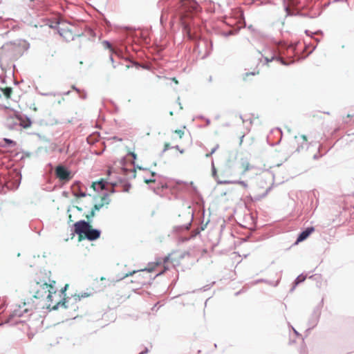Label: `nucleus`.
<instances>
[{
  "instance_id": "1",
  "label": "nucleus",
  "mask_w": 354,
  "mask_h": 354,
  "mask_svg": "<svg viewBox=\"0 0 354 354\" xmlns=\"http://www.w3.org/2000/svg\"><path fill=\"white\" fill-rule=\"evenodd\" d=\"M183 207L178 214V217H183V221H187L182 225H176L173 227V232L180 234L181 232L187 231L189 229L191 224L194 220V211L192 208L194 201H184Z\"/></svg>"
},
{
  "instance_id": "2",
  "label": "nucleus",
  "mask_w": 354,
  "mask_h": 354,
  "mask_svg": "<svg viewBox=\"0 0 354 354\" xmlns=\"http://www.w3.org/2000/svg\"><path fill=\"white\" fill-rule=\"evenodd\" d=\"M115 184L109 182L106 179L101 178L97 181L93 182L91 188L96 194V197L100 199H106L109 194L114 192Z\"/></svg>"
},
{
  "instance_id": "3",
  "label": "nucleus",
  "mask_w": 354,
  "mask_h": 354,
  "mask_svg": "<svg viewBox=\"0 0 354 354\" xmlns=\"http://www.w3.org/2000/svg\"><path fill=\"white\" fill-rule=\"evenodd\" d=\"M89 225L90 222L86 221L84 219H81L74 223L71 227V239L77 234L78 236V241H83V237L85 235Z\"/></svg>"
},
{
  "instance_id": "4",
  "label": "nucleus",
  "mask_w": 354,
  "mask_h": 354,
  "mask_svg": "<svg viewBox=\"0 0 354 354\" xmlns=\"http://www.w3.org/2000/svg\"><path fill=\"white\" fill-rule=\"evenodd\" d=\"M29 312V309L26 308L24 310H21L19 308L15 309L13 310L10 315L6 318V319L3 322L0 323V327L3 326L4 324H10L12 326H16L19 323H24V320H17L14 323H12V320L15 317H24L26 314H27Z\"/></svg>"
},
{
  "instance_id": "5",
  "label": "nucleus",
  "mask_w": 354,
  "mask_h": 354,
  "mask_svg": "<svg viewBox=\"0 0 354 354\" xmlns=\"http://www.w3.org/2000/svg\"><path fill=\"white\" fill-rule=\"evenodd\" d=\"M168 270H169V266H164L163 270H162L161 271H159L158 273H156L154 277H151V275H149V280L148 281L142 280L145 278V277L142 276L141 274H138L136 277V279L135 280H131V283H136L138 285L140 286H137L136 288H142L144 286L151 285L153 281L157 277L162 275Z\"/></svg>"
},
{
  "instance_id": "6",
  "label": "nucleus",
  "mask_w": 354,
  "mask_h": 354,
  "mask_svg": "<svg viewBox=\"0 0 354 354\" xmlns=\"http://www.w3.org/2000/svg\"><path fill=\"white\" fill-rule=\"evenodd\" d=\"M292 147L297 152L308 149V142L306 136H295L292 142Z\"/></svg>"
},
{
  "instance_id": "7",
  "label": "nucleus",
  "mask_w": 354,
  "mask_h": 354,
  "mask_svg": "<svg viewBox=\"0 0 354 354\" xmlns=\"http://www.w3.org/2000/svg\"><path fill=\"white\" fill-rule=\"evenodd\" d=\"M55 173L56 177L62 182H68L73 178L71 172L62 165L57 166L55 169Z\"/></svg>"
},
{
  "instance_id": "8",
  "label": "nucleus",
  "mask_w": 354,
  "mask_h": 354,
  "mask_svg": "<svg viewBox=\"0 0 354 354\" xmlns=\"http://www.w3.org/2000/svg\"><path fill=\"white\" fill-rule=\"evenodd\" d=\"M102 234V230L98 228L93 227L92 225L90 224L85 235L83 237V240H88L89 241H95L99 239Z\"/></svg>"
},
{
  "instance_id": "9",
  "label": "nucleus",
  "mask_w": 354,
  "mask_h": 354,
  "mask_svg": "<svg viewBox=\"0 0 354 354\" xmlns=\"http://www.w3.org/2000/svg\"><path fill=\"white\" fill-rule=\"evenodd\" d=\"M37 285L39 286V288L35 292L33 295V298L39 299H42L41 301H45L44 298L48 292V284L46 281H44V283L40 284L39 282H37Z\"/></svg>"
},
{
  "instance_id": "10",
  "label": "nucleus",
  "mask_w": 354,
  "mask_h": 354,
  "mask_svg": "<svg viewBox=\"0 0 354 354\" xmlns=\"http://www.w3.org/2000/svg\"><path fill=\"white\" fill-rule=\"evenodd\" d=\"M315 227L314 226H308L305 227L304 229L301 230L299 234H297L296 241L294 243V245H297L299 243H301L305 240H306L311 234L315 231Z\"/></svg>"
},
{
  "instance_id": "11",
  "label": "nucleus",
  "mask_w": 354,
  "mask_h": 354,
  "mask_svg": "<svg viewBox=\"0 0 354 354\" xmlns=\"http://www.w3.org/2000/svg\"><path fill=\"white\" fill-rule=\"evenodd\" d=\"M322 312L319 311L318 308H314L313 313H311L308 324V326H312V327H315L319 320Z\"/></svg>"
},
{
  "instance_id": "12",
  "label": "nucleus",
  "mask_w": 354,
  "mask_h": 354,
  "mask_svg": "<svg viewBox=\"0 0 354 354\" xmlns=\"http://www.w3.org/2000/svg\"><path fill=\"white\" fill-rule=\"evenodd\" d=\"M60 307L59 302H57L53 306H50V304H46L45 301H40L37 304H35V309H45L46 308L48 311L57 310Z\"/></svg>"
},
{
  "instance_id": "13",
  "label": "nucleus",
  "mask_w": 354,
  "mask_h": 354,
  "mask_svg": "<svg viewBox=\"0 0 354 354\" xmlns=\"http://www.w3.org/2000/svg\"><path fill=\"white\" fill-rule=\"evenodd\" d=\"M91 295L88 292H82L81 294H75L73 295V301L71 303V306L73 308V310L76 311L78 309V306H75L77 301H80L81 299L88 297Z\"/></svg>"
},
{
  "instance_id": "14",
  "label": "nucleus",
  "mask_w": 354,
  "mask_h": 354,
  "mask_svg": "<svg viewBox=\"0 0 354 354\" xmlns=\"http://www.w3.org/2000/svg\"><path fill=\"white\" fill-rule=\"evenodd\" d=\"M84 187L80 185V184L77 183L72 186V192L73 194L77 197H85L86 193L84 190Z\"/></svg>"
},
{
  "instance_id": "15",
  "label": "nucleus",
  "mask_w": 354,
  "mask_h": 354,
  "mask_svg": "<svg viewBox=\"0 0 354 354\" xmlns=\"http://www.w3.org/2000/svg\"><path fill=\"white\" fill-rule=\"evenodd\" d=\"M162 262L161 261H158V260H157L156 262H155V263L154 262L149 263L147 266L145 268L142 269L140 271L147 272V274H148L149 273L153 272L156 269V266L160 265V264H162Z\"/></svg>"
},
{
  "instance_id": "16",
  "label": "nucleus",
  "mask_w": 354,
  "mask_h": 354,
  "mask_svg": "<svg viewBox=\"0 0 354 354\" xmlns=\"http://www.w3.org/2000/svg\"><path fill=\"white\" fill-rule=\"evenodd\" d=\"M176 252H173V253H171V254H169L167 256H165L164 258H163V261L162 262L164 263L168 262V261H170L173 266L174 267L177 266L179 265V261L178 260H176V257H173V255L175 254Z\"/></svg>"
},
{
  "instance_id": "17",
  "label": "nucleus",
  "mask_w": 354,
  "mask_h": 354,
  "mask_svg": "<svg viewBox=\"0 0 354 354\" xmlns=\"http://www.w3.org/2000/svg\"><path fill=\"white\" fill-rule=\"evenodd\" d=\"M38 309H35V311L28 314V317L30 319H41L43 318L44 317L46 316V312H42V314L39 313L40 312L39 311H37Z\"/></svg>"
},
{
  "instance_id": "18",
  "label": "nucleus",
  "mask_w": 354,
  "mask_h": 354,
  "mask_svg": "<svg viewBox=\"0 0 354 354\" xmlns=\"http://www.w3.org/2000/svg\"><path fill=\"white\" fill-rule=\"evenodd\" d=\"M185 126H183L181 129H176L175 131H173V133L174 135H176V136H174V135L172 136L171 138L173 140H176L177 138L178 139H181L183 136L185 135Z\"/></svg>"
},
{
  "instance_id": "19",
  "label": "nucleus",
  "mask_w": 354,
  "mask_h": 354,
  "mask_svg": "<svg viewBox=\"0 0 354 354\" xmlns=\"http://www.w3.org/2000/svg\"><path fill=\"white\" fill-rule=\"evenodd\" d=\"M259 283H264L268 284L270 286L276 287L279 285V281H277L274 282L272 281H270V280H268L266 279H258L255 280L254 282V284H257Z\"/></svg>"
},
{
  "instance_id": "20",
  "label": "nucleus",
  "mask_w": 354,
  "mask_h": 354,
  "mask_svg": "<svg viewBox=\"0 0 354 354\" xmlns=\"http://www.w3.org/2000/svg\"><path fill=\"white\" fill-rule=\"evenodd\" d=\"M73 299V296L72 297H64L62 299H61L59 302V304H60V307H62L65 309L69 308V303H70V301Z\"/></svg>"
},
{
  "instance_id": "21",
  "label": "nucleus",
  "mask_w": 354,
  "mask_h": 354,
  "mask_svg": "<svg viewBox=\"0 0 354 354\" xmlns=\"http://www.w3.org/2000/svg\"><path fill=\"white\" fill-rule=\"evenodd\" d=\"M18 119L20 121V126L23 128L27 129L31 126L32 122L29 119H23L21 118H18Z\"/></svg>"
},
{
  "instance_id": "22",
  "label": "nucleus",
  "mask_w": 354,
  "mask_h": 354,
  "mask_svg": "<svg viewBox=\"0 0 354 354\" xmlns=\"http://www.w3.org/2000/svg\"><path fill=\"white\" fill-rule=\"evenodd\" d=\"M102 201L103 202L100 204H95L91 209L95 212L96 211H99L104 205H109L111 202V201Z\"/></svg>"
},
{
  "instance_id": "23",
  "label": "nucleus",
  "mask_w": 354,
  "mask_h": 354,
  "mask_svg": "<svg viewBox=\"0 0 354 354\" xmlns=\"http://www.w3.org/2000/svg\"><path fill=\"white\" fill-rule=\"evenodd\" d=\"M306 276L304 275L303 274H301L298 275L292 283H295L296 285L299 286L300 283L304 282L306 280Z\"/></svg>"
},
{
  "instance_id": "24",
  "label": "nucleus",
  "mask_w": 354,
  "mask_h": 354,
  "mask_svg": "<svg viewBox=\"0 0 354 354\" xmlns=\"http://www.w3.org/2000/svg\"><path fill=\"white\" fill-rule=\"evenodd\" d=\"M138 272V271H137V270H133L132 272H129L124 275L118 274L117 275V281H121L127 277L133 276L134 274L137 273Z\"/></svg>"
},
{
  "instance_id": "25",
  "label": "nucleus",
  "mask_w": 354,
  "mask_h": 354,
  "mask_svg": "<svg viewBox=\"0 0 354 354\" xmlns=\"http://www.w3.org/2000/svg\"><path fill=\"white\" fill-rule=\"evenodd\" d=\"M2 92H3V95L7 99H9L12 93V89L10 87H6L2 89Z\"/></svg>"
},
{
  "instance_id": "26",
  "label": "nucleus",
  "mask_w": 354,
  "mask_h": 354,
  "mask_svg": "<svg viewBox=\"0 0 354 354\" xmlns=\"http://www.w3.org/2000/svg\"><path fill=\"white\" fill-rule=\"evenodd\" d=\"M104 46L109 48L112 53L115 54L116 55H119V52L114 48H112L111 44L109 41H104Z\"/></svg>"
},
{
  "instance_id": "27",
  "label": "nucleus",
  "mask_w": 354,
  "mask_h": 354,
  "mask_svg": "<svg viewBox=\"0 0 354 354\" xmlns=\"http://www.w3.org/2000/svg\"><path fill=\"white\" fill-rule=\"evenodd\" d=\"M300 354H308L307 351V346L304 338H302V344L300 348Z\"/></svg>"
},
{
  "instance_id": "28",
  "label": "nucleus",
  "mask_w": 354,
  "mask_h": 354,
  "mask_svg": "<svg viewBox=\"0 0 354 354\" xmlns=\"http://www.w3.org/2000/svg\"><path fill=\"white\" fill-rule=\"evenodd\" d=\"M95 212L91 209V211L88 212V214L86 216L87 220L86 221H89L90 224L93 222V218L95 216Z\"/></svg>"
},
{
  "instance_id": "29",
  "label": "nucleus",
  "mask_w": 354,
  "mask_h": 354,
  "mask_svg": "<svg viewBox=\"0 0 354 354\" xmlns=\"http://www.w3.org/2000/svg\"><path fill=\"white\" fill-rule=\"evenodd\" d=\"M186 256L190 257L191 254L189 251H185L183 252H181L176 258V260H178L179 261L184 259Z\"/></svg>"
},
{
  "instance_id": "30",
  "label": "nucleus",
  "mask_w": 354,
  "mask_h": 354,
  "mask_svg": "<svg viewBox=\"0 0 354 354\" xmlns=\"http://www.w3.org/2000/svg\"><path fill=\"white\" fill-rule=\"evenodd\" d=\"M48 292L46 297L48 302L53 301V294L56 293V290L51 291V290H48Z\"/></svg>"
},
{
  "instance_id": "31",
  "label": "nucleus",
  "mask_w": 354,
  "mask_h": 354,
  "mask_svg": "<svg viewBox=\"0 0 354 354\" xmlns=\"http://www.w3.org/2000/svg\"><path fill=\"white\" fill-rule=\"evenodd\" d=\"M178 274H177L176 276V278H175L174 279H173V281L171 282V283L169 285L168 288H167V291L169 290H172L174 286H176V283L177 282V280H178Z\"/></svg>"
},
{
  "instance_id": "32",
  "label": "nucleus",
  "mask_w": 354,
  "mask_h": 354,
  "mask_svg": "<svg viewBox=\"0 0 354 354\" xmlns=\"http://www.w3.org/2000/svg\"><path fill=\"white\" fill-rule=\"evenodd\" d=\"M208 222L209 221H207L205 225H201V228L199 230L198 229L196 230L195 234H194V235L192 237L196 236V235L199 234L201 231L204 230L205 228L206 227Z\"/></svg>"
},
{
  "instance_id": "33",
  "label": "nucleus",
  "mask_w": 354,
  "mask_h": 354,
  "mask_svg": "<svg viewBox=\"0 0 354 354\" xmlns=\"http://www.w3.org/2000/svg\"><path fill=\"white\" fill-rule=\"evenodd\" d=\"M191 239H192L191 236H181L179 237V241L180 242H186V241H188L189 240H190Z\"/></svg>"
},
{
  "instance_id": "34",
  "label": "nucleus",
  "mask_w": 354,
  "mask_h": 354,
  "mask_svg": "<svg viewBox=\"0 0 354 354\" xmlns=\"http://www.w3.org/2000/svg\"><path fill=\"white\" fill-rule=\"evenodd\" d=\"M55 281L53 280L50 283H48L49 285L48 290H51V291L56 290L55 288Z\"/></svg>"
},
{
  "instance_id": "35",
  "label": "nucleus",
  "mask_w": 354,
  "mask_h": 354,
  "mask_svg": "<svg viewBox=\"0 0 354 354\" xmlns=\"http://www.w3.org/2000/svg\"><path fill=\"white\" fill-rule=\"evenodd\" d=\"M324 306V298L322 299V300L319 301V303L314 308H318L319 311L322 312V308Z\"/></svg>"
},
{
  "instance_id": "36",
  "label": "nucleus",
  "mask_w": 354,
  "mask_h": 354,
  "mask_svg": "<svg viewBox=\"0 0 354 354\" xmlns=\"http://www.w3.org/2000/svg\"><path fill=\"white\" fill-rule=\"evenodd\" d=\"M184 29L187 32V35L188 37L190 39L191 38V35H190V28H189V26L188 25H187V24H185Z\"/></svg>"
},
{
  "instance_id": "37",
  "label": "nucleus",
  "mask_w": 354,
  "mask_h": 354,
  "mask_svg": "<svg viewBox=\"0 0 354 354\" xmlns=\"http://www.w3.org/2000/svg\"><path fill=\"white\" fill-rule=\"evenodd\" d=\"M288 325L292 328V329L293 330L294 333L295 334V335L297 337H302L301 334H300L292 326H291L290 324V323H288Z\"/></svg>"
},
{
  "instance_id": "38",
  "label": "nucleus",
  "mask_w": 354,
  "mask_h": 354,
  "mask_svg": "<svg viewBox=\"0 0 354 354\" xmlns=\"http://www.w3.org/2000/svg\"><path fill=\"white\" fill-rule=\"evenodd\" d=\"M72 202L73 203V207L76 208L79 212L82 211V209L81 207H79L78 206L74 205V203H79V201H72Z\"/></svg>"
},
{
  "instance_id": "39",
  "label": "nucleus",
  "mask_w": 354,
  "mask_h": 354,
  "mask_svg": "<svg viewBox=\"0 0 354 354\" xmlns=\"http://www.w3.org/2000/svg\"><path fill=\"white\" fill-rule=\"evenodd\" d=\"M241 165H243V166L244 167V169H243V170H244V171H247V170H248V169H249V167H249V165H250V164H249L248 162H242Z\"/></svg>"
},
{
  "instance_id": "40",
  "label": "nucleus",
  "mask_w": 354,
  "mask_h": 354,
  "mask_svg": "<svg viewBox=\"0 0 354 354\" xmlns=\"http://www.w3.org/2000/svg\"><path fill=\"white\" fill-rule=\"evenodd\" d=\"M68 287V285L66 284L64 288H62L61 290V293L64 295V297H66V291Z\"/></svg>"
},
{
  "instance_id": "41",
  "label": "nucleus",
  "mask_w": 354,
  "mask_h": 354,
  "mask_svg": "<svg viewBox=\"0 0 354 354\" xmlns=\"http://www.w3.org/2000/svg\"><path fill=\"white\" fill-rule=\"evenodd\" d=\"M314 328L315 327H312V326H309V327L305 330L306 336H308L310 334V330Z\"/></svg>"
},
{
  "instance_id": "42",
  "label": "nucleus",
  "mask_w": 354,
  "mask_h": 354,
  "mask_svg": "<svg viewBox=\"0 0 354 354\" xmlns=\"http://www.w3.org/2000/svg\"><path fill=\"white\" fill-rule=\"evenodd\" d=\"M171 148L170 144L168 142H165L164 145V151H167Z\"/></svg>"
},
{
  "instance_id": "43",
  "label": "nucleus",
  "mask_w": 354,
  "mask_h": 354,
  "mask_svg": "<svg viewBox=\"0 0 354 354\" xmlns=\"http://www.w3.org/2000/svg\"><path fill=\"white\" fill-rule=\"evenodd\" d=\"M210 288V285H206L205 286H203V288H201L200 290L205 292L207 290H209Z\"/></svg>"
},
{
  "instance_id": "44",
  "label": "nucleus",
  "mask_w": 354,
  "mask_h": 354,
  "mask_svg": "<svg viewBox=\"0 0 354 354\" xmlns=\"http://www.w3.org/2000/svg\"><path fill=\"white\" fill-rule=\"evenodd\" d=\"M141 352L142 354H147L149 352V350L147 346H145L144 349Z\"/></svg>"
},
{
  "instance_id": "45",
  "label": "nucleus",
  "mask_w": 354,
  "mask_h": 354,
  "mask_svg": "<svg viewBox=\"0 0 354 354\" xmlns=\"http://www.w3.org/2000/svg\"><path fill=\"white\" fill-rule=\"evenodd\" d=\"M297 286V285H296L295 283H292V287L290 289L289 292H292L295 290V289L296 288Z\"/></svg>"
},
{
  "instance_id": "46",
  "label": "nucleus",
  "mask_w": 354,
  "mask_h": 354,
  "mask_svg": "<svg viewBox=\"0 0 354 354\" xmlns=\"http://www.w3.org/2000/svg\"><path fill=\"white\" fill-rule=\"evenodd\" d=\"M258 73H259V72H257V73L253 72V73H247L245 74V79H246L247 77H248L250 75H254L258 74Z\"/></svg>"
},
{
  "instance_id": "47",
  "label": "nucleus",
  "mask_w": 354,
  "mask_h": 354,
  "mask_svg": "<svg viewBox=\"0 0 354 354\" xmlns=\"http://www.w3.org/2000/svg\"><path fill=\"white\" fill-rule=\"evenodd\" d=\"M217 147H218V146H217V147H214V148L212 150V151L210 152V153H207V154H206V156H207V157L210 156H211V155H212V153L216 151V149H217Z\"/></svg>"
},
{
  "instance_id": "48",
  "label": "nucleus",
  "mask_w": 354,
  "mask_h": 354,
  "mask_svg": "<svg viewBox=\"0 0 354 354\" xmlns=\"http://www.w3.org/2000/svg\"><path fill=\"white\" fill-rule=\"evenodd\" d=\"M175 149H176L177 150H178L180 151V153H184V149H179V147L178 145H176V147H174Z\"/></svg>"
},
{
  "instance_id": "49",
  "label": "nucleus",
  "mask_w": 354,
  "mask_h": 354,
  "mask_svg": "<svg viewBox=\"0 0 354 354\" xmlns=\"http://www.w3.org/2000/svg\"><path fill=\"white\" fill-rule=\"evenodd\" d=\"M145 182L147 184H149V183H153V182H155V180H153V179L145 180Z\"/></svg>"
},
{
  "instance_id": "50",
  "label": "nucleus",
  "mask_w": 354,
  "mask_h": 354,
  "mask_svg": "<svg viewBox=\"0 0 354 354\" xmlns=\"http://www.w3.org/2000/svg\"><path fill=\"white\" fill-rule=\"evenodd\" d=\"M4 141L8 143V144H12L13 143V142L11 140H9V139H7V138H5L4 139Z\"/></svg>"
},
{
  "instance_id": "51",
  "label": "nucleus",
  "mask_w": 354,
  "mask_h": 354,
  "mask_svg": "<svg viewBox=\"0 0 354 354\" xmlns=\"http://www.w3.org/2000/svg\"><path fill=\"white\" fill-rule=\"evenodd\" d=\"M129 154L133 158V159L136 158V154L135 153L131 152Z\"/></svg>"
},
{
  "instance_id": "52",
  "label": "nucleus",
  "mask_w": 354,
  "mask_h": 354,
  "mask_svg": "<svg viewBox=\"0 0 354 354\" xmlns=\"http://www.w3.org/2000/svg\"><path fill=\"white\" fill-rule=\"evenodd\" d=\"M172 81L175 82V84H178V81L176 80V77H173L172 79Z\"/></svg>"
},
{
  "instance_id": "53",
  "label": "nucleus",
  "mask_w": 354,
  "mask_h": 354,
  "mask_svg": "<svg viewBox=\"0 0 354 354\" xmlns=\"http://www.w3.org/2000/svg\"><path fill=\"white\" fill-rule=\"evenodd\" d=\"M252 219L253 221V222H256L257 221V218L255 216H252Z\"/></svg>"
},
{
  "instance_id": "54",
  "label": "nucleus",
  "mask_w": 354,
  "mask_h": 354,
  "mask_svg": "<svg viewBox=\"0 0 354 354\" xmlns=\"http://www.w3.org/2000/svg\"><path fill=\"white\" fill-rule=\"evenodd\" d=\"M70 212H71V206H68V209H67V213L68 214Z\"/></svg>"
},
{
  "instance_id": "55",
  "label": "nucleus",
  "mask_w": 354,
  "mask_h": 354,
  "mask_svg": "<svg viewBox=\"0 0 354 354\" xmlns=\"http://www.w3.org/2000/svg\"><path fill=\"white\" fill-rule=\"evenodd\" d=\"M68 218H69L68 222L72 221V220H71V214H68Z\"/></svg>"
},
{
  "instance_id": "56",
  "label": "nucleus",
  "mask_w": 354,
  "mask_h": 354,
  "mask_svg": "<svg viewBox=\"0 0 354 354\" xmlns=\"http://www.w3.org/2000/svg\"><path fill=\"white\" fill-rule=\"evenodd\" d=\"M190 185L195 189V187L194 186V183L193 182H191Z\"/></svg>"
},
{
  "instance_id": "57",
  "label": "nucleus",
  "mask_w": 354,
  "mask_h": 354,
  "mask_svg": "<svg viewBox=\"0 0 354 354\" xmlns=\"http://www.w3.org/2000/svg\"><path fill=\"white\" fill-rule=\"evenodd\" d=\"M240 292H241L240 291L236 292L235 293V295H239L240 294Z\"/></svg>"
},
{
  "instance_id": "58",
  "label": "nucleus",
  "mask_w": 354,
  "mask_h": 354,
  "mask_svg": "<svg viewBox=\"0 0 354 354\" xmlns=\"http://www.w3.org/2000/svg\"><path fill=\"white\" fill-rule=\"evenodd\" d=\"M129 67H130V66H129V65H126V66H125V68H126V69L129 68Z\"/></svg>"
},
{
  "instance_id": "59",
  "label": "nucleus",
  "mask_w": 354,
  "mask_h": 354,
  "mask_svg": "<svg viewBox=\"0 0 354 354\" xmlns=\"http://www.w3.org/2000/svg\"><path fill=\"white\" fill-rule=\"evenodd\" d=\"M292 342H295V340H291V342H290V344H292Z\"/></svg>"
},
{
  "instance_id": "60",
  "label": "nucleus",
  "mask_w": 354,
  "mask_h": 354,
  "mask_svg": "<svg viewBox=\"0 0 354 354\" xmlns=\"http://www.w3.org/2000/svg\"><path fill=\"white\" fill-rule=\"evenodd\" d=\"M292 342H295V340H291V342H290V344H292Z\"/></svg>"
},
{
  "instance_id": "61",
  "label": "nucleus",
  "mask_w": 354,
  "mask_h": 354,
  "mask_svg": "<svg viewBox=\"0 0 354 354\" xmlns=\"http://www.w3.org/2000/svg\"><path fill=\"white\" fill-rule=\"evenodd\" d=\"M292 342H295V340H291V342H290V344H292Z\"/></svg>"
},
{
  "instance_id": "62",
  "label": "nucleus",
  "mask_w": 354,
  "mask_h": 354,
  "mask_svg": "<svg viewBox=\"0 0 354 354\" xmlns=\"http://www.w3.org/2000/svg\"><path fill=\"white\" fill-rule=\"evenodd\" d=\"M37 234H38L39 235H40V234H41V231H39V232H37Z\"/></svg>"
},
{
  "instance_id": "63",
  "label": "nucleus",
  "mask_w": 354,
  "mask_h": 354,
  "mask_svg": "<svg viewBox=\"0 0 354 354\" xmlns=\"http://www.w3.org/2000/svg\"><path fill=\"white\" fill-rule=\"evenodd\" d=\"M20 255H21V254L19 252V253L17 254V257H20Z\"/></svg>"
},
{
  "instance_id": "64",
  "label": "nucleus",
  "mask_w": 354,
  "mask_h": 354,
  "mask_svg": "<svg viewBox=\"0 0 354 354\" xmlns=\"http://www.w3.org/2000/svg\"><path fill=\"white\" fill-rule=\"evenodd\" d=\"M104 279H105V278H104V277H101V280H104Z\"/></svg>"
}]
</instances>
